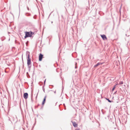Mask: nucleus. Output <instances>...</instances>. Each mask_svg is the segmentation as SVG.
<instances>
[{
	"mask_svg": "<svg viewBox=\"0 0 130 130\" xmlns=\"http://www.w3.org/2000/svg\"><path fill=\"white\" fill-rule=\"evenodd\" d=\"M103 64V63H101V62H99V63H97V64L95 65L94 66V67H97L98 66L100 65V64Z\"/></svg>",
	"mask_w": 130,
	"mask_h": 130,
	"instance_id": "obj_7",
	"label": "nucleus"
},
{
	"mask_svg": "<svg viewBox=\"0 0 130 130\" xmlns=\"http://www.w3.org/2000/svg\"><path fill=\"white\" fill-rule=\"evenodd\" d=\"M123 84V82L122 81L119 84Z\"/></svg>",
	"mask_w": 130,
	"mask_h": 130,
	"instance_id": "obj_10",
	"label": "nucleus"
},
{
	"mask_svg": "<svg viewBox=\"0 0 130 130\" xmlns=\"http://www.w3.org/2000/svg\"><path fill=\"white\" fill-rule=\"evenodd\" d=\"M101 37L102 39L104 40H107V38L106 36L105 35H101Z\"/></svg>",
	"mask_w": 130,
	"mask_h": 130,
	"instance_id": "obj_5",
	"label": "nucleus"
},
{
	"mask_svg": "<svg viewBox=\"0 0 130 130\" xmlns=\"http://www.w3.org/2000/svg\"><path fill=\"white\" fill-rule=\"evenodd\" d=\"M46 97H45L42 103V105H43L45 102Z\"/></svg>",
	"mask_w": 130,
	"mask_h": 130,
	"instance_id": "obj_8",
	"label": "nucleus"
},
{
	"mask_svg": "<svg viewBox=\"0 0 130 130\" xmlns=\"http://www.w3.org/2000/svg\"><path fill=\"white\" fill-rule=\"evenodd\" d=\"M37 32V30L36 29H35V31L33 32L30 31V32L26 31L25 32V38H26L28 37H31L32 35H34L36 34Z\"/></svg>",
	"mask_w": 130,
	"mask_h": 130,
	"instance_id": "obj_1",
	"label": "nucleus"
},
{
	"mask_svg": "<svg viewBox=\"0 0 130 130\" xmlns=\"http://www.w3.org/2000/svg\"><path fill=\"white\" fill-rule=\"evenodd\" d=\"M73 125L74 127H77L78 126L77 124L75 122H72Z\"/></svg>",
	"mask_w": 130,
	"mask_h": 130,
	"instance_id": "obj_6",
	"label": "nucleus"
},
{
	"mask_svg": "<svg viewBox=\"0 0 130 130\" xmlns=\"http://www.w3.org/2000/svg\"><path fill=\"white\" fill-rule=\"evenodd\" d=\"M43 57V55L42 54H40L39 56V60L40 61H42V58Z\"/></svg>",
	"mask_w": 130,
	"mask_h": 130,
	"instance_id": "obj_3",
	"label": "nucleus"
},
{
	"mask_svg": "<svg viewBox=\"0 0 130 130\" xmlns=\"http://www.w3.org/2000/svg\"><path fill=\"white\" fill-rule=\"evenodd\" d=\"M116 85H115L112 89V91H113L116 88Z\"/></svg>",
	"mask_w": 130,
	"mask_h": 130,
	"instance_id": "obj_9",
	"label": "nucleus"
},
{
	"mask_svg": "<svg viewBox=\"0 0 130 130\" xmlns=\"http://www.w3.org/2000/svg\"><path fill=\"white\" fill-rule=\"evenodd\" d=\"M76 130H79L78 129H77Z\"/></svg>",
	"mask_w": 130,
	"mask_h": 130,
	"instance_id": "obj_12",
	"label": "nucleus"
},
{
	"mask_svg": "<svg viewBox=\"0 0 130 130\" xmlns=\"http://www.w3.org/2000/svg\"><path fill=\"white\" fill-rule=\"evenodd\" d=\"M28 95L27 93H25L24 94V98L25 99H27L28 98Z\"/></svg>",
	"mask_w": 130,
	"mask_h": 130,
	"instance_id": "obj_4",
	"label": "nucleus"
},
{
	"mask_svg": "<svg viewBox=\"0 0 130 130\" xmlns=\"http://www.w3.org/2000/svg\"><path fill=\"white\" fill-rule=\"evenodd\" d=\"M27 64L28 66L29 65L31 64V59L30 58L29 54L28 55V59L27 60Z\"/></svg>",
	"mask_w": 130,
	"mask_h": 130,
	"instance_id": "obj_2",
	"label": "nucleus"
},
{
	"mask_svg": "<svg viewBox=\"0 0 130 130\" xmlns=\"http://www.w3.org/2000/svg\"><path fill=\"white\" fill-rule=\"evenodd\" d=\"M107 100L109 102H111V101H110L109 100V99H107Z\"/></svg>",
	"mask_w": 130,
	"mask_h": 130,
	"instance_id": "obj_11",
	"label": "nucleus"
}]
</instances>
